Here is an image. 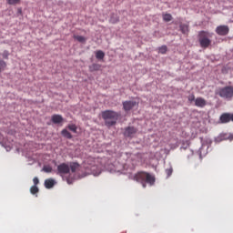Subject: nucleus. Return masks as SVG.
Returning <instances> with one entry per match:
<instances>
[{
  "label": "nucleus",
  "instance_id": "f257e3e1",
  "mask_svg": "<svg viewBox=\"0 0 233 233\" xmlns=\"http://www.w3.org/2000/svg\"><path fill=\"white\" fill-rule=\"evenodd\" d=\"M102 119H104L106 127L110 128V127H114L117 120L119 119V114L116 111L106 110L101 113Z\"/></svg>",
  "mask_w": 233,
  "mask_h": 233
},
{
  "label": "nucleus",
  "instance_id": "f03ea898",
  "mask_svg": "<svg viewBox=\"0 0 233 233\" xmlns=\"http://www.w3.org/2000/svg\"><path fill=\"white\" fill-rule=\"evenodd\" d=\"M212 35H214V33L208 31L198 32V39L201 48H208L212 45Z\"/></svg>",
  "mask_w": 233,
  "mask_h": 233
},
{
  "label": "nucleus",
  "instance_id": "7ed1b4c3",
  "mask_svg": "<svg viewBox=\"0 0 233 233\" xmlns=\"http://www.w3.org/2000/svg\"><path fill=\"white\" fill-rule=\"evenodd\" d=\"M97 163H99L98 158L89 157L86 159V164L89 166L86 167V169H89L87 171V174H93V176H99V174H101V167H99V165H97Z\"/></svg>",
  "mask_w": 233,
  "mask_h": 233
},
{
  "label": "nucleus",
  "instance_id": "20e7f679",
  "mask_svg": "<svg viewBox=\"0 0 233 233\" xmlns=\"http://www.w3.org/2000/svg\"><path fill=\"white\" fill-rule=\"evenodd\" d=\"M217 94L219 97H223V99H231L233 97V86H227L225 87H220Z\"/></svg>",
  "mask_w": 233,
  "mask_h": 233
},
{
  "label": "nucleus",
  "instance_id": "39448f33",
  "mask_svg": "<svg viewBox=\"0 0 233 233\" xmlns=\"http://www.w3.org/2000/svg\"><path fill=\"white\" fill-rule=\"evenodd\" d=\"M56 170H57L56 174H58V176H61L63 177V176H66V174H70V166H68V164L66 163H62L57 166Z\"/></svg>",
  "mask_w": 233,
  "mask_h": 233
},
{
  "label": "nucleus",
  "instance_id": "423d86ee",
  "mask_svg": "<svg viewBox=\"0 0 233 233\" xmlns=\"http://www.w3.org/2000/svg\"><path fill=\"white\" fill-rule=\"evenodd\" d=\"M123 105V109L125 112H130L133 108H136L137 105H139V102L136 100H127L122 103Z\"/></svg>",
  "mask_w": 233,
  "mask_h": 233
},
{
  "label": "nucleus",
  "instance_id": "0eeeda50",
  "mask_svg": "<svg viewBox=\"0 0 233 233\" xmlns=\"http://www.w3.org/2000/svg\"><path fill=\"white\" fill-rule=\"evenodd\" d=\"M135 181H137V183H141L142 187L145 188L147 187V173L140 171L134 177Z\"/></svg>",
  "mask_w": 233,
  "mask_h": 233
},
{
  "label": "nucleus",
  "instance_id": "6e6552de",
  "mask_svg": "<svg viewBox=\"0 0 233 233\" xmlns=\"http://www.w3.org/2000/svg\"><path fill=\"white\" fill-rule=\"evenodd\" d=\"M218 35H228V32H230V28L228 25H218L215 30Z\"/></svg>",
  "mask_w": 233,
  "mask_h": 233
},
{
  "label": "nucleus",
  "instance_id": "1a4fd4ad",
  "mask_svg": "<svg viewBox=\"0 0 233 233\" xmlns=\"http://www.w3.org/2000/svg\"><path fill=\"white\" fill-rule=\"evenodd\" d=\"M137 133V129L134 127H127L125 129L124 136L125 137H134Z\"/></svg>",
  "mask_w": 233,
  "mask_h": 233
},
{
  "label": "nucleus",
  "instance_id": "9d476101",
  "mask_svg": "<svg viewBox=\"0 0 233 233\" xmlns=\"http://www.w3.org/2000/svg\"><path fill=\"white\" fill-rule=\"evenodd\" d=\"M195 106H198V108H204V106H207V100L203 97H197L195 99Z\"/></svg>",
  "mask_w": 233,
  "mask_h": 233
},
{
  "label": "nucleus",
  "instance_id": "9b49d317",
  "mask_svg": "<svg viewBox=\"0 0 233 233\" xmlns=\"http://www.w3.org/2000/svg\"><path fill=\"white\" fill-rule=\"evenodd\" d=\"M147 185H150V187H154L156 184V176L147 173Z\"/></svg>",
  "mask_w": 233,
  "mask_h": 233
},
{
  "label": "nucleus",
  "instance_id": "f8f14e48",
  "mask_svg": "<svg viewBox=\"0 0 233 233\" xmlns=\"http://www.w3.org/2000/svg\"><path fill=\"white\" fill-rule=\"evenodd\" d=\"M51 120L55 125H59V123H63V116L61 115H53Z\"/></svg>",
  "mask_w": 233,
  "mask_h": 233
},
{
  "label": "nucleus",
  "instance_id": "ddd939ff",
  "mask_svg": "<svg viewBox=\"0 0 233 233\" xmlns=\"http://www.w3.org/2000/svg\"><path fill=\"white\" fill-rule=\"evenodd\" d=\"M221 123H230V113H224L220 116Z\"/></svg>",
  "mask_w": 233,
  "mask_h": 233
},
{
  "label": "nucleus",
  "instance_id": "4468645a",
  "mask_svg": "<svg viewBox=\"0 0 233 233\" xmlns=\"http://www.w3.org/2000/svg\"><path fill=\"white\" fill-rule=\"evenodd\" d=\"M54 185H56V180H54V178L45 180L46 188H53Z\"/></svg>",
  "mask_w": 233,
  "mask_h": 233
},
{
  "label": "nucleus",
  "instance_id": "2eb2a0df",
  "mask_svg": "<svg viewBox=\"0 0 233 233\" xmlns=\"http://www.w3.org/2000/svg\"><path fill=\"white\" fill-rule=\"evenodd\" d=\"M101 70V65L99 64H92L89 66V72H97Z\"/></svg>",
  "mask_w": 233,
  "mask_h": 233
},
{
  "label": "nucleus",
  "instance_id": "dca6fc26",
  "mask_svg": "<svg viewBox=\"0 0 233 233\" xmlns=\"http://www.w3.org/2000/svg\"><path fill=\"white\" fill-rule=\"evenodd\" d=\"M61 134H62V136L64 137H66V139H72V134L68 131V130H66V129H63L62 130V132H61Z\"/></svg>",
  "mask_w": 233,
  "mask_h": 233
},
{
  "label": "nucleus",
  "instance_id": "f3484780",
  "mask_svg": "<svg viewBox=\"0 0 233 233\" xmlns=\"http://www.w3.org/2000/svg\"><path fill=\"white\" fill-rule=\"evenodd\" d=\"M179 28H180V31L182 32V34H188V25L180 24Z\"/></svg>",
  "mask_w": 233,
  "mask_h": 233
},
{
  "label": "nucleus",
  "instance_id": "a211bd4d",
  "mask_svg": "<svg viewBox=\"0 0 233 233\" xmlns=\"http://www.w3.org/2000/svg\"><path fill=\"white\" fill-rule=\"evenodd\" d=\"M162 17H163V21H165L166 23H170V21H172L173 19L172 15L170 14H163Z\"/></svg>",
  "mask_w": 233,
  "mask_h": 233
},
{
  "label": "nucleus",
  "instance_id": "6ab92c4d",
  "mask_svg": "<svg viewBox=\"0 0 233 233\" xmlns=\"http://www.w3.org/2000/svg\"><path fill=\"white\" fill-rule=\"evenodd\" d=\"M96 59H105V52L98 50L96 52Z\"/></svg>",
  "mask_w": 233,
  "mask_h": 233
},
{
  "label": "nucleus",
  "instance_id": "aec40b11",
  "mask_svg": "<svg viewBox=\"0 0 233 233\" xmlns=\"http://www.w3.org/2000/svg\"><path fill=\"white\" fill-rule=\"evenodd\" d=\"M68 130H70L71 132H74V134L77 133V127L76 126V124H71L67 126Z\"/></svg>",
  "mask_w": 233,
  "mask_h": 233
},
{
  "label": "nucleus",
  "instance_id": "412c9836",
  "mask_svg": "<svg viewBox=\"0 0 233 233\" xmlns=\"http://www.w3.org/2000/svg\"><path fill=\"white\" fill-rule=\"evenodd\" d=\"M74 39H76V41H78V43H86V38L85 36H81V35H75Z\"/></svg>",
  "mask_w": 233,
  "mask_h": 233
},
{
  "label": "nucleus",
  "instance_id": "4be33fe9",
  "mask_svg": "<svg viewBox=\"0 0 233 233\" xmlns=\"http://www.w3.org/2000/svg\"><path fill=\"white\" fill-rule=\"evenodd\" d=\"M71 172H76L79 169V165L77 163H73L70 167H69Z\"/></svg>",
  "mask_w": 233,
  "mask_h": 233
},
{
  "label": "nucleus",
  "instance_id": "5701e85b",
  "mask_svg": "<svg viewBox=\"0 0 233 233\" xmlns=\"http://www.w3.org/2000/svg\"><path fill=\"white\" fill-rule=\"evenodd\" d=\"M30 192L31 194H33V196H35V194H37V192H39V187H37V186H32L30 187Z\"/></svg>",
  "mask_w": 233,
  "mask_h": 233
},
{
  "label": "nucleus",
  "instance_id": "b1692460",
  "mask_svg": "<svg viewBox=\"0 0 233 233\" xmlns=\"http://www.w3.org/2000/svg\"><path fill=\"white\" fill-rule=\"evenodd\" d=\"M167 51L168 47H167V46H162L158 48L159 54H167Z\"/></svg>",
  "mask_w": 233,
  "mask_h": 233
},
{
  "label": "nucleus",
  "instance_id": "393cba45",
  "mask_svg": "<svg viewBox=\"0 0 233 233\" xmlns=\"http://www.w3.org/2000/svg\"><path fill=\"white\" fill-rule=\"evenodd\" d=\"M118 22H119V17L114 16V15L111 16L110 23H112L113 25H116V23H118Z\"/></svg>",
  "mask_w": 233,
  "mask_h": 233
},
{
  "label": "nucleus",
  "instance_id": "a878e982",
  "mask_svg": "<svg viewBox=\"0 0 233 233\" xmlns=\"http://www.w3.org/2000/svg\"><path fill=\"white\" fill-rule=\"evenodd\" d=\"M8 5H19L21 3V0H6Z\"/></svg>",
  "mask_w": 233,
  "mask_h": 233
},
{
  "label": "nucleus",
  "instance_id": "bb28decb",
  "mask_svg": "<svg viewBox=\"0 0 233 233\" xmlns=\"http://www.w3.org/2000/svg\"><path fill=\"white\" fill-rule=\"evenodd\" d=\"M172 172H174V169L172 167L166 169V174H167V177H170L172 176Z\"/></svg>",
  "mask_w": 233,
  "mask_h": 233
},
{
  "label": "nucleus",
  "instance_id": "cd10ccee",
  "mask_svg": "<svg viewBox=\"0 0 233 233\" xmlns=\"http://www.w3.org/2000/svg\"><path fill=\"white\" fill-rule=\"evenodd\" d=\"M187 99H188L189 103H192V102L196 101V96H194V94H191L187 96Z\"/></svg>",
  "mask_w": 233,
  "mask_h": 233
},
{
  "label": "nucleus",
  "instance_id": "c85d7f7f",
  "mask_svg": "<svg viewBox=\"0 0 233 233\" xmlns=\"http://www.w3.org/2000/svg\"><path fill=\"white\" fill-rule=\"evenodd\" d=\"M33 183H34V187H37V185H39V178H37V177H35L33 178Z\"/></svg>",
  "mask_w": 233,
  "mask_h": 233
},
{
  "label": "nucleus",
  "instance_id": "c756f323",
  "mask_svg": "<svg viewBox=\"0 0 233 233\" xmlns=\"http://www.w3.org/2000/svg\"><path fill=\"white\" fill-rule=\"evenodd\" d=\"M43 170H44V172L50 173V172H52V167H44Z\"/></svg>",
  "mask_w": 233,
  "mask_h": 233
},
{
  "label": "nucleus",
  "instance_id": "7c9ffc66",
  "mask_svg": "<svg viewBox=\"0 0 233 233\" xmlns=\"http://www.w3.org/2000/svg\"><path fill=\"white\" fill-rule=\"evenodd\" d=\"M1 65H4V66H6V63L5 61H2Z\"/></svg>",
  "mask_w": 233,
  "mask_h": 233
},
{
  "label": "nucleus",
  "instance_id": "2f4dec72",
  "mask_svg": "<svg viewBox=\"0 0 233 233\" xmlns=\"http://www.w3.org/2000/svg\"><path fill=\"white\" fill-rule=\"evenodd\" d=\"M67 183H70V180L67 179Z\"/></svg>",
  "mask_w": 233,
  "mask_h": 233
},
{
  "label": "nucleus",
  "instance_id": "473e14b6",
  "mask_svg": "<svg viewBox=\"0 0 233 233\" xmlns=\"http://www.w3.org/2000/svg\"><path fill=\"white\" fill-rule=\"evenodd\" d=\"M0 72H1V68H0Z\"/></svg>",
  "mask_w": 233,
  "mask_h": 233
}]
</instances>
